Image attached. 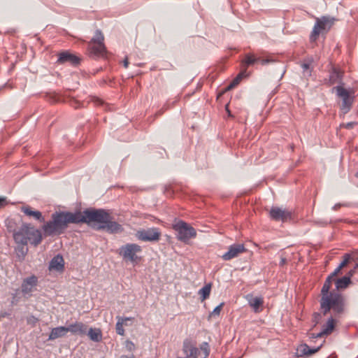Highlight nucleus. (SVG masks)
Here are the masks:
<instances>
[{"instance_id": "f257e3e1", "label": "nucleus", "mask_w": 358, "mask_h": 358, "mask_svg": "<svg viewBox=\"0 0 358 358\" xmlns=\"http://www.w3.org/2000/svg\"><path fill=\"white\" fill-rule=\"evenodd\" d=\"M86 223L92 229L103 230L110 234L123 231V227L113 221L110 215L103 209H87L83 213L76 211H56L51 215V220L46 222L42 229L45 236H52L62 234L69 224Z\"/></svg>"}, {"instance_id": "f03ea898", "label": "nucleus", "mask_w": 358, "mask_h": 358, "mask_svg": "<svg viewBox=\"0 0 358 358\" xmlns=\"http://www.w3.org/2000/svg\"><path fill=\"white\" fill-rule=\"evenodd\" d=\"M320 309L324 315H326L333 310L336 315L341 314L344 312L346 305L345 297L341 294L336 292L322 294L320 299Z\"/></svg>"}, {"instance_id": "7ed1b4c3", "label": "nucleus", "mask_w": 358, "mask_h": 358, "mask_svg": "<svg viewBox=\"0 0 358 358\" xmlns=\"http://www.w3.org/2000/svg\"><path fill=\"white\" fill-rule=\"evenodd\" d=\"M13 236L17 244L27 245L29 242L36 246L42 241L41 231L27 224H23L17 230H14Z\"/></svg>"}, {"instance_id": "20e7f679", "label": "nucleus", "mask_w": 358, "mask_h": 358, "mask_svg": "<svg viewBox=\"0 0 358 358\" xmlns=\"http://www.w3.org/2000/svg\"><path fill=\"white\" fill-rule=\"evenodd\" d=\"M173 228L177 231V238L178 240L187 243L190 238L196 236V231L190 225L183 221H178L173 225Z\"/></svg>"}, {"instance_id": "39448f33", "label": "nucleus", "mask_w": 358, "mask_h": 358, "mask_svg": "<svg viewBox=\"0 0 358 358\" xmlns=\"http://www.w3.org/2000/svg\"><path fill=\"white\" fill-rule=\"evenodd\" d=\"M142 248L136 243H127L120 248L119 254L126 261L131 262H137L141 260V257L136 254L141 252Z\"/></svg>"}, {"instance_id": "423d86ee", "label": "nucleus", "mask_w": 358, "mask_h": 358, "mask_svg": "<svg viewBox=\"0 0 358 358\" xmlns=\"http://www.w3.org/2000/svg\"><path fill=\"white\" fill-rule=\"evenodd\" d=\"M161 235V231L156 227L142 229L135 234L138 240L145 242H157L160 239Z\"/></svg>"}, {"instance_id": "0eeeda50", "label": "nucleus", "mask_w": 358, "mask_h": 358, "mask_svg": "<svg viewBox=\"0 0 358 358\" xmlns=\"http://www.w3.org/2000/svg\"><path fill=\"white\" fill-rule=\"evenodd\" d=\"M332 91H336V95L342 99L341 110L343 113H347L351 108L353 101V96L350 95L348 90L341 85L333 87Z\"/></svg>"}, {"instance_id": "6e6552de", "label": "nucleus", "mask_w": 358, "mask_h": 358, "mask_svg": "<svg viewBox=\"0 0 358 358\" xmlns=\"http://www.w3.org/2000/svg\"><path fill=\"white\" fill-rule=\"evenodd\" d=\"M103 39L104 37L101 31L100 30H96L89 45V48L92 54L95 56H101L104 54L106 47L103 43Z\"/></svg>"}, {"instance_id": "1a4fd4ad", "label": "nucleus", "mask_w": 358, "mask_h": 358, "mask_svg": "<svg viewBox=\"0 0 358 358\" xmlns=\"http://www.w3.org/2000/svg\"><path fill=\"white\" fill-rule=\"evenodd\" d=\"M334 21V18L327 16L317 18L316 23L311 34V38H314L315 39L319 36L322 30H324L326 29H329L333 25Z\"/></svg>"}, {"instance_id": "9d476101", "label": "nucleus", "mask_w": 358, "mask_h": 358, "mask_svg": "<svg viewBox=\"0 0 358 358\" xmlns=\"http://www.w3.org/2000/svg\"><path fill=\"white\" fill-rule=\"evenodd\" d=\"M269 215L272 220L282 221V222L290 220L292 217L291 211L277 206H273L271 208Z\"/></svg>"}, {"instance_id": "9b49d317", "label": "nucleus", "mask_w": 358, "mask_h": 358, "mask_svg": "<svg viewBox=\"0 0 358 358\" xmlns=\"http://www.w3.org/2000/svg\"><path fill=\"white\" fill-rule=\"evenodd\" d=\"M38 278L35 275H31L24 279L21 290L24 296H31V293L34 291L35 287L37 285Z\"/></svg>"}, {"instance_id": "f8f14e48", "label": "nucleus", "mask_w": 358, "mask_h": 358, "mask_svg": "<svg viewBox=\"0 0 358 358\" xmlns=\"http://www.w3.org/2000/svg\"><path fill=\"white\" fill-rule=\"evenodd\" d=\"M245 251V248L243 244H234L229 246V250L222 256V258L225 261H229L238 257Z\"/></svg>"}, {"instance_id": "ddd939ff", "label": "nucleus", "mask_w": 358, "mask_h": 358, "mask_svg": "<svg viewBox=\"0 0 358 358\" xmlns=\"http://www.w3.org/2000/svg\"><path fill=\"white\" fill-rule=\"evenodd\" d=\"M325 343V341L317 348H310L307 344L302 343L299 345L296 348V354L298 357H308L316 352H317L320 348L322 347L323 344Z\"/></svg>"}, {"instance_id": "4468645a", "label": "nucleus", "mask_w": 358, "mask_h": 358, "mask_svg": "<svg viewBox=\"0 0 358 358\" xmlns=\"http://www.w3.org/2000/svg\"><path fill=\"white\" fill-rule=\"evenodd\" d=\"M80 59L69 52H62L59 55L57 62L59 64L69 63L76 66L80 63Z\"/></svg>"}, {"instance_id": "2eb2a0df", "label": "nucleus", "mask_w": 358, "mask_h": 358, "mask_svg": "<svg viewBox=\"0 0 358 358\" xmlns=\"http://www.w3.org/2000/svg\"><path fill=\"white\" fill-rule=\"evenodd\" d=\"M182 350L187 358H197V354L199 352V349L190 339H185L183 341Z\"/></svg>"}, {"instance_id": "dca6fc26", "label": "nucleus", "mask_w": 358, "mask_h": 358, "mask_svg": "<svg viewBox=\"0 0 358 358\" xmlns=\"http://www.w3.org/2000/svg\"><path fill=\"white\" fill-rule=\"evenodd\" d=\"M67 327V331L71 332L73 334L76 335H85L87 331V326L83 322H77L74 324L69 325Z\"/></svg>"}, {"instance_id": "f3484780", "label": "nucleus", "mask_w": 358, "mask_h": 358, "mask_svg": "<svg viewBox=\"0 0 358 358\" xmlns=\"http://www.w3.org/2000/svg\"><path fill=\"white\" fill-rule=\"evenodd\" d=\"M342 76L343 73L340 70L333 68L330 72L329 78L324 80V83L331 86L336 83H341L342 80Z\"/></svg>"}, {"instance_id": "a211bd4d", "label": "nucleus", "mask_w": 358, "mask_h": 358, "mask_svg": "<svg viewBox=\"0 0 358 358\" xmlns=\"http://www.w3.org/2000/svg\"><path fill=\"white\" fill-rule=\"evenodd\" d=\"M64 268V261L63 257L57 255L54 257L49 264V269L50 271H62Z\"/></svg>"}, {"instance_id": "6ab92c4d", "label": "nucleus", "mask_w": 358, "mask_h": 358, "mask_svg": "<svg viewBox=\"0 0 358 358\" xmlns=\"http://www.w3.org/2000/svg\"><path fill=\"white\" fill-rule=\"evenodd\" d=\"M245 299L248 301L249 305L254 309L255 312L257 313L259 308L263 305L264 300L261 296H253L252 294H248Z\"/></svg>"}, {"instance_id": "aec40b11", "label": "nucleus", "mask_w": 358, "mask_h": 358, "mask_svg": "<svg viewBox=\"0 0 358 358\" xmlns=\"http://www.w3.org/2000/svg\"><path fill=\"white\" fill-rule=\"evenodd\" d=\"M335 327V320L332 317L328 319L327 323L322 326V331L317 334V337H324L328 336L334 331Z\"/></svg>"}, {"instance_id": "412c9836", "label": "nucleus", "mask_w": 358, "mask_h": 358, "mask_svg": "<svg viewBox=\"0 0 358 358\" xmlns=\"http://www.w3.org/2000/svg\"><path fill=\"white\" fill-rule=\"evenodd\" d=\"M21 210L28 217H32L36 220L44 222V217H43L42 213L38 210H33V208L29 206H22L21 208Z\"/></svg>"}, {"instance_id": "4be33fe9", "label": "nucleus", "mask_w": 358, "mask_h": 358, "mask_svg": "<svg viewBox=\"0 0 358 358\" xmlns=\"http://www.w3.org/2000/svg\"><path fill=\"white\" fill-rule=\"evenodd\" d=\"M68 333L66 327H57L52 328L48 337L49 341H53L58 338L64 337Z\"/></svg>"}, {"instance_id": "5701e85b", "label": "nucleus", "mask_w": 358, "mask_h": 358, "mask_svg": "<svg viewBox=\"0 0 358 358\" xmlns=\"http://www.w3.org/2000/svg\"><path fill=\"white\" fill-rule=\"evenodd\" d=\"M116 318L117 320V322L115 325L116 332L117 334L123 336L124 334V329L123 328V325L127 326L128 324L126 323V321H133L134 318L122 317L120 316H117Z\"/></svg>"}, {"instance_id": "b1692460", "label": "nucleus", "mask_w": 358, "mask_h": 358, "mask_svg": "<svg viewBox=\"0 0 358 358\" xmlns=\"http://www.w3.org/2000/svg\"><path fill=\"white\" fill-rule=\"evenodd\" d=\"M352 283L349 276H343L335 280L336 288L337 290H343L346 289Z\"/></svg>"}, {"instance_id": "393cba45", "label": "nucleus", "mask_w": 358, "mask_h": 358, "mask_svg": "<svg viewBox=\"0 0 358 358\" xmlns=\"http://www.w3.org/2000/svg\"><path fill=\"white\" fill-rule=\"evenodd\" d=\"M90 338L94 342H99L102 339L101 331L99 329L90 328L87 332Z\"/></svg>"}, {"instance_id": "a878e982", "label": "nucleus", "mask_w": 358, "mask_h": 358, "mask_svg": "<svg viewBox=\"0 0 358 358\" xmlns=\"http://www.w3.org/2000/svg\"><path fill=\"white\" fill-rule=\"evenodd\" d=\"M26 245H27L17 244V246L15 249L17 252V257L20 261L24 260L27 253L28 248L26 247Z\"/></svg>"}, {"instance_id": "bb28decb", "label": "nucleus", "mask_w": 358, "mask_h": 358, "mask_svg": "<svg viewBox=\"0 0 358 358\" xmlns=\"http://www.w3.org/2000/svg\"><path fill=\"white\" fill-rule=\"evenodd\" d=\"M312 62V60H308L306 62L302 63L301 65L303 69V76L306 78L311 76V72L313 70V68L311 67Z\"/></svg>"}, {"instance_id": "cd10ccee", "label": "nucleus", "mask_w": 358, "mask_h": 358, "mask_svg": "<svg viewBox=\"0 0 358 358\" xmlns=\"http://www.w3.org/2000/svg\"><path fill=\"white\" fill-rule=\"evenodd\" d=\"M246 76L245 71H241L227 87L226 91L230 90L239 84L243 77Z\"/></svg>"}, {"instance_id": "c85d7f7f", "label": "nucleus", "mask_w": 358, "mask_h": 358, "mask_svg": "<svg viewBox=\"0 0 358 358\" xmlns=\"http://www.w3.org/2000/svg\"><path fill=\"white\" fill-rule=\"evenodd\" d=\"M333 277H331V275H329L322 287V289H321V295L322 294H328V293H330L331 292H329L330 289H331V282H332V280H333Z\"/></svg>"}, {"instance_id": "c756f323", "label": "nucleus", "mask_w": 358, "mask_h": 358, "mask_svg": "<svg viewBox=\"0 0 358 358\" xmlns=\"http://www.w3.org/2000/svg\"><path fill=\"white\" fill-rule=\"evenodd\" d=\"M211 289V285L210 284H208L203 287L199 291V294L201 295V301H204L207 298H208Z\"/></svg>"}, {"instance_id": "7c9ffc66", "label": "nucleus", "mask_w": 358, "mask_h": 358, "mask_svg": "<svg viewBox=\"0 0 358 358\" xmlns=\"http://www.w3.org/2000/svg\"><path fill=\"white\" fill-rule=\"evenodd\" d=\"M259 58H256L252 55H246L245 60L243 62L245 67H247L249 65L254 64L256 62L259 61Z\"/></svg>"}, {"instance_id": "2f4dec72", "label": "nucleus", "mask_w": 358, "mask_h": 358, "mask_svg": "<svg viewBox=\"0 0 358 358\" xmlns=\"http://www.w3.org/2000/svg\"><path fill=\"white\" fill-rule=\"evenodd\" d=\"M354 261V257L349 253H346L343 256V260L338 265L340 268H344L350 262Z\"/></svg>"}, {"instance_id": "473e14b6", "label": "nucleus", "mask_w": 358, "mask_h": 358, "mask_svg": "<svg viewBox=\"0 0 358 358\" xmlns=\"http://www.w3.org/2000/svg\"><path fill=\"white\" fill-rule=\"evenodd\" d=\"M223 305L224 303H221L220 305L215 307L214 310L212 311V313L210 314V317L218 316L220 313Z\"/></svg>"}, {"instance_id": "72a5a7b5", "label": "nucleus", "mask_w": 358, "mask_h": 358, "mask_svg": "<svg viewBox=\"0 0 358 358\" xmlns=\"http://www.w3.org/2000/svg\"><path fill=\"white\" fill-rule=\"evenodd\" d=\"M322 319V315L319 313H314L313 315V321L315 323V326L320 323Z\"/></svg>"}, {"instance_id": "f704fd0d", "label": "nucleus", "mask_w": 358, "mask_h": 358, "mask_svg": "<svg viewBox=\"0 0 358 358\" xmlns=\"http://www.w3.org/2000/svg\"><path fill=\"white\" fill-rule=\"evenodd\" d=\"M125 347L127 350H129V352H132L135 349V345L134 344V343L128 340L125 342Z\"/></svg>"}, {"instance_id": "c9c22d12", "label": "nucleus", "mask_w": 358, "mask_h": 358, "mask_svg": "<svg viewBox=\"0 0 358 358\" xmlns=\"http://www.w3.org/2000/svg\"><path fill=\"white\" fill-rule=\"evenodd\" d=\"M8 204L6 197L0 196V208H3Z\"/></svg>"}, {"instance_id": "e433bc0d", "label": "nucleus", "mask_w": 358, "mask_h": 358, "mask_svg": "<svg viewBox=\"0 0 358 358\" xmlns=\"http://www.w3.org/2000/svg\"><path fill=\"white\" fill-rule=\"evenodd\" d=\"M71 105L72 107H73L75 108H78L80 107V103L74 99L71 101Z\"/></svg>"}, {"instance_id": "4c0bfd02", "label": "nucleus", "mask_w": 358, "mask_h": 358, "mask_svg": "<svg viewBox=\"0 0 358 358\" xmlns=\"http://www.w3.org/2000/svg\"><path fill=\"white\" fill-rule=\"evenodd\" d=\"M341 269L342 268H340L338 266L330 275L333 278L336 277L340 273Z\"/></svg>"}, {"instance_id": "58836bf2", "label": "nucleus", "mask_w": 358, "mask_h": 358, "mask_svg": "<svg viewBox=\"0 0 358 358\" xmlns=\"http://www.w3.org/2000/svg\"><path fill=\"white\" fill-rule=\"evenodd\" d=\"M357 268H355V267L351 269L350 271H348V273L345 275V276H349V278L351 279V278L354 275V274L355 273V271L357 270Z\"/></svg>"}, {"instance_id": "ea45409f", "label": "nucleus", "mask_w": 358, "mask_h": 358, "mask_svg": "<svg viewBox=\"0 0 358 358\" xmlns=\"http://www.w3.org/2000/svg\"><path fill=\"white\" fill-rule=\"evenodd\" d=\"M355 124H357V123L354 122H348L345 124H343V127H344L347 129H352Z\"/></svg>"}, {"instance_id": "a19ab883", "label": "nucleus", "mask_w": 358, "mask_h": 358, "mask_svg": "<svg viewBox=\"0 0 358 358\" xmlns=\"http://www.w3.org/2000/svg\"><path fill=\"white\" fill-rule=\"evenodd\" d=\"M259 61L261 62V64L262 65H265V64H268L269 62H273V60L270 59H262V60L259 59Z\"/></svg>"}, {"instance_id": "79ce46f5", "label": "nucleus", "mask_w": 358, "mask_h": 358, "mask_svg": "<svg viewBox=\"0 0 358 358\" xmlns=\"http://www.w3.org/2000/svg\"><path fill=\"white\" fill-rule=\"evenodd\" d=\"M50 99H52V101L53 102H58V101H60L59 97V96H57V94H54V95L51 96H50Z\"/></svg>"}, {"instance_id": "37998d69", "label": "nucleus", "mask_w": 358, "mask_h": 358, "mask_svg": "<svg viewBox=\"0 0 358 358\" xmlns=\"http://www.w3.org/2000/svg\"><path fill=\"white\" fill-rule=\"evenodd\" d=\"M287 262V259L285 257H281L280 262V266H284Z\"/></svg>"}, {"instance_id": "c03bdc74", "label": "nucleus", "mask_w": 358, "mask_h": 358, "mask_svg": "<svg viewBox=\"0 0 358 358\" xmlns=\"http://www.w3.org/2000/svg\"><path fill=\"white\" fill-rule=\"evenodd\" d=\"M123 65H124V66L125 68H127V67H128V66H129V61H128V58H127V57H126V58L124 59V60L123 61Z\"/></svg>"}, {"instance_id": "a18cd8bd", "label": "nucleus", "mask_w": 358, "mask_h": 358, "mask_svg": "<svg viewBox=\"0 0 358 358\" xmlns=\"http://www.w3.org/2000/svg\"><path fill=\"white\" fill-rule=\"evenodd\" d=\"M17 292V290L16 291L15 294H13V301H12L13 303H16L17 302V300H16Z\"/></svg>"}, {"instance_id": "49530a36", "label": "nucleus", "mask_w": 358, "mask_h": 358, "mask_svg": "<svg viewBox=\"0 0 358 358\" xmlns=\"http://www.w3.org/2000/svg\"><path fill=\"white\" fill-rule=\"evenodd\" d=\"M94 102L96 103V104H99V105H101L103 103V101L98 98L94 99Z\"/></svg>"}, {"instance_id": "de8ad7c7", "label": "nucleus", "mask_w": 358, "mask_h": 358, "mask_svg": "<svg viewBox=\"0 0 358 358\" xmlns=\"http://www.w3.org/2000/svg\"><path fill=\"white\" fill-rule=\"evenodd\" d=\"M316 336H317V334H310L309 335V338L310 339L317 338L318 337H317Z\"/></svg>"}, {"instance_id": "09e8293b", "label": "nucleus", "mask_w": 358, "mask_h": 358, "mask_svg": "<svg viewBox=\"0 0 358 358\" xmlns=\"http://www.w3.org/2000/svg\"><path fill=\"white\" fill-rule=\"evenodd\" d=\"M226 110L227 111L228 115L230 116V115H231V112H230V110H229L228 105H227V106H226Z\"/></svg>"}, {"instance_id": "8fccbe9b", "label": "nucleus", "mask_w": 358, "mask_h": 358, "mask_svg": "<svg viewBox=\"0 0 358 358\" xmlns=\"http://www.w3.org/2000/svg\"><path fill=\"white\" fill-rule=\"evenodd\" d=\"M204 350H205V353H206V357L208 355V351L206 348H204Z\"/></svg>"}, {"instance_id": "3c124183", "label": "nucleus", "mask_w": 358, "mask_h": 358, "mask_svg": "<svg viewBox=\"0 0 358 358\" xmlns=\"http://www.w3.org/2000/svg\"><path fill=\"white\" fill-rule=\"evenodd\" d=\"M338 207H339V205H335V206H334V210H336Z\"/></svg>"}, {"instance_id": "603ef678", "label": "nucleus", "mask_w": 358, "mask_h": 358, "mask_svg": "<svg viewBox=\"0 0 358 358\" xmlns=\"http://www.w3.org/2000/svg\"><path fill=\"white\" fill-rule=\"evenodd\" d=\"M120 358H129V357H128L127 356H125V355H122L120 357Z\"/></svg>"}, {"instance_id": "864d4df0", "label": "nucleus", "mask_w": 358, "mask_h": 358, "mask_svg": "<svg viewBox=\"0 0 358 358\" xmlns=\"http://www.w3.org/2000/svg\"><path fill=\"white\" fill-rule=\"evenodd\" d=\"M355 176L358 178V171L355 173Z\"/></svg>"}, {"instance_id": "5fc2aeb1", "label": "nucleus", "mask_w": 358, "mask_h": 358, "mask_svg": "<svg viewBox=\"0 0 358 358\" xmlns=\"http://www.w3.org/2000/svg\"><path fill=\"white\" fill-rule=\"evenodd\" d=\"M204 358H206V357H204Z\"/></svg>"}]
</instances>
